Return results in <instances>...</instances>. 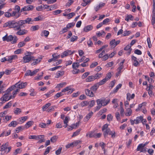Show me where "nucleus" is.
Instances as JSON below:
<instances>
[{"label": "nucleus", "instance_id": "f257e3e1", "mask_svg": "<svg viewBox=\"0 0 155 155\" xmlns=\"http://www.w3.org/2000/svg\"><path fill=\"white\" fill-rule=\"evenodd\" d=\"M19 23L15 21H9L5 23L3 26L4 27H8L10 28H12L15 31H17L16 34L19 35H22L27 34L28 31L25 29L21 30V28L24 27V25L20 26L19 28H18V26H19Z\"/></svg>", "mask_w": 155, "mask_h": 155}, {"label": "nucleus", "instance_id": "f03ea898", "mask_svg": "<svg viewBox=\"0 0 155 155\" xmlns=\"http://www.w3.org/2000/svg\"><path fill=\"white\" fill-rule=\"evenodd\" d=\"M108 126L107 124L103 126L102 130L103 132V135L105 138L106 137L108 134L111 135L112 138H114L115 136V132L114 131H111L110 129L108 127Z\"/></svg>", "mask_w": 155, "mask_h": 155}, {"label": "nucleus", "instance_id": "7ed1b4c3", "mask_svg": "<svg viewBox=\"0 0 155 155\" xmlns=\"http://www.w3.org/2000/svg\"><path fill=\"white\" fill-rule=\"evenodd\" d=\"M101 77V74L97 73L94 75H91L88 76L86 79L87 82H90L94 80L95 79L99 78Z\"/></svg>", "mask_w": 155, "mask_h": 155}, {"label": "nucleus", "instance_id": "20e7f679", "mask_svg": "<svg viewBox=\"0 0 155 155\" xmlns=\"http://www.w3.org/2000/svg\"><path fill=\"white\" fill-rule=\"evenodd\" d=\"M31 18H28L27 19L25 20H21L18 21H17V22L19 23V26H18V28H20V26H21L24 25L25 23H28V24H30V21H31Z\"/></svg>", "mask_w": 155, "mask_h": 155}, {"label": "nucleus", "instance_id": "39448f33", "mask_svg": "<svg viewBox=\"0 0 155 155\" xmlns=\"http://www.w3.org/2000/svg\"><path fill=\"white\" fill-rule=\"evenodd\" d=\"M34 58V57L33 56H27L25 55L23 58L22 60V61L24 63H27L31 61Z\"/></svg>", "mask_w": 155, "mask_h": 155}, {"label": "nucleus", "instance_id": "423d86ee", "mask_svg": "<svg viewBox=\"0 0 155 155\" xmlns=\"http://www.w3.org/2000/svg\"><path fill=\"white\" fill-rule=\"evenodd\" d=\"M34 7L33 5H31L25 6L21 9V12L31 11L33 9Z\"/></svg>", "mask_w": 155, "mask_h": 155}, {"label": "nucleus", "instance_id": "0eeeda50", "mask_svg": "<svg viewBox=\"0 0 155 155\" xmlns=\"http://www.w3.org/2000/svg\"><path fill=\"white\" fill-rule=\"evenodd\" d=\"M27 85V83L26 82L19 83V82H18L15 84L14 86H15V88L16 87L19 89H22L24 88Z\"/></svg>", "mask_w": 155, "mask_h": 155}, {"label": "nucleus", "instance_id": "6e6552de", "mask_svg": "<svg viewBox=\"0 0 155 155\" xmlns=\"http://www.w3.org/2000/svg\"><path fill=\"white\" fill-rule=\"evenodd\" d=\"M131 59L133 61V65L135 67L137 66L140 64L139 63H140L141 61H139V62H138V59L137 60V58L134 56H132Z\"/></svg>", "mask_w": 155, "mask_h": 155}, {"label": "nucleus", "instance_id": "1a4fd4ad", "mask_svg": "<svg viewBox=\"0 0 155 155\" xmlns=\"http://www.w3.org/2000/svg\"><path fill=\"white\" fill-rule=\"evenodd\" d=\"M120 42V41L118 40L117 41H115V39H113L110 42V45L111 48H114Z\"/></svg>", "mask_w": 155, "mask_h": 155}, {"label": "nucleus", "instance_id": "9d476101", "mask_svg": "<svg viewBox=\"0 0 155 155\" xmlns=\"http://www.w3.org/2000/svg\"><path fill=\"white\" fill-rule=\"evenodd\" d=\"M145 145H143V143L139 144L137 149V151H140L141 152H146V150L144 149Z\"/></svg>", "mask_w": 155, "mask_h": 155}, {"label": "nucleus", "instance_id": "9b49d317", "mask_svg": "<svg viewBox=\"0 0 155 155\" xmlns=\"http://www.w3.org/2000/svg\"><path fill=\"white\" fill-rule=\"evenodd\" d=\"M42 59V57L38 58L37 59H35V58H33L31 60L33 61V62L31 63L32 66H34L39 64L41 61Z\"/></svg>", "mask_w": 155, "mask_h": 155}, {"label": "nucleus", "instance_id": "f8f14e48", "mask_svg": "<svg viewBox=\"0 0 155 155\" xmlns=\"http://www.w3.org/2000/svg\"><path fill=\"white\" fill-rule=\"evenodd\" d=\"M13 36L12 35H10L9 36L7 35H6L5 36L3 37L2 39L3 41H12L13 39Z\"/></svg>", "mask_w": 155, "mask_h": 155}, {"label": "nucleus", "instance_id": "ddd939ff", "mask_svg": "<svg viewBox=\"0 0 155 155\" xmlns=\"http://www.w3.org/2000/svg\"><path fill=\"white\" fill-rule=\"evenodd\" d=\"M111 75L110 72L108 73L106 75L105 78L101 80V82H103L104 84L107 81L109 80L111 77Z\"/></svg>", "mask_w": 155, "mask_h": 155}, {"label": "nucleus", "instance_id": "4468645a", "mask_svg": "<svg viewBox=\"0 0 155 155\" xmlns=\"http://www.w3.org/2000/svg\"><path fill=\"white\" fill-rule=\"evenodd\" d=\"M20 91V90L18 89H17L16 90L12 92V95H10L8 98V100H10L11 99H13L16 96V95L17 94V92H18Z\"/></svg>", "mask_w": 155, "mask_h": 155}, {"label": "nucleus", "instance_id": "2eb2a0df", "mask_svg": "<svg viewBox=\"0 0 155 155\" xmlns=\"http://www.w3.org/2000/svg\"><path fill=\"white\" fill-rule=\"evenodd\" d=\"M85 91L86 94L87 96L92 97L94 96L93 92L91 91V90H89L88 89H86L85 90Z\"/></svg>", "mask_w": 155, "mask_h": 155}, {"label": "nucleus", "instance_id": "dca6fc26", "mask_svg": "<svg viewBox=\"0 0 155 155\" xmlns=\"http://www.w3.org/2000/svg\"><path fill=\"white\" fill-rule=\"evenodd\" d=\"M8 146V143L7 142L5 144L2 145L0 148V151H5L7 149V147Z\"/></svg>", "mask_w": 155, "mask_h": 155}, {"label": "nucleus", "instance_id": "f3484780", "mask_svg": "<svg viewBox=\"0 0 155 155\" xmlns=\"http://www.w3.org/2000/svg\"><path fill=\"white\" fill-rule=\"evenodd\" d=\"M15 88V86L12 85L10 87L5 91V93L9 95L11 91L13 90Z\"/></svg>", "mask_w": 155, "mask_h": 155}, {"label": "nucleus", "instance_id": "a211bd4d", "mask_svg": "<svg viewBox=\"0 0 155 155\" xmlns=\"http://www.w3.org/2000/svg\"><path fill=\"white\" fill-rule=\"evenodd\" d=\"M15 88V86L12 85L10 87L5 91V93L9 95L11 91L13 90Z\"/></svg>", "mask_w": 155, "mask_h": 155}, {"label": "nucleus", "instance_id": "6ab92c4d", "mask_svg": "<svg viewBox=\"0 0 155 155\" xmlns=\"http://www.w3.org/2000/svg\"><path fill=\"white\" fill-rule=\"evenodd\" d=\"M7 61L12 62V61L13 59H15L17 58V56L16 55H13L7 57Z\"/></svg>", "mask_w": 155, "mask_h": 155}, {"label": "nucleus", "instance_id": "aec40b11", "mask_svg": "<svg viewBox=\"0 0 155 155\" xmlns=\"http://www.w3.org/2000/svg\"><path fill=\"white\" fill-rule=\"evenodd\" d=\"M102 106H104L108 104L110 102V99L106 100L105 98L101 99Z\"/></svg>", "mask_w": 155, "mask_h": 155}, {"label": "nucleus", "instance_id": "412c9836", "mask_svg": "<svg viewBox=\"0 0 155 155\" xmlns=\"http://www.w3.org/2000/svg\"><path fill=\"white\" fill-rule=\"evenodd\" d=\"M124 50L127 51L126 53L127 55H129L130 54L132 49L131 48V46L129 45H127L124 48Z\"/></svg>", "mask_w": 155, "mask_h": 155}, {"label": "nucleus", "instance_id": "4be33fe9", "mask_svg": "<svg viewBox=\"0 0 155 155\" xmlns=\"http://www.w3.org/2000/svg\"><path fill=\"white\" fill-rule=\"evenodd\" d=\"M64 74V71H58L56 74V76L55 77L56 78H59L62 76Z\"/></svg>", "mask_w": 155, "mask_h": 155}, {"label": "nucleus", "instance_id": "5701e85b", "mask_svg": "<svg viewBox=\"0 0 155 155\" xmlns=\"http://www.w3.org/2000/svg\"><path fill=\"white\" fill-rule=\"evenodd\" d=\"M8 95L5 93L3 96L1 98L0 100L1 101H8Z\"/></svg>", "mask_w": 155, "mask_h": 155}, {"label": "nucleus", "instance_id": "b1692460", "mask_svg": "<svg viewBox=\"0 0 155 155\" xmlns=\"http://www.w3.org/2000/svg\"><path fill=\"white\" fill-rule=\"evenodd\" d=\"M93 28V27L91 25H87L84 28V31L85 32H87L91 30Z\"/></svg>", "mask_w": 155, "mask_h": 155}, {"label": "nucleus", "instance_id": "393cba45", "mask_svg": "<svg viewBox=\"0 0 155 155\" xmlns=\"http://www.w3.org/2000/svg\"><path fill=\"white\" fill-rule=\"evenodd\" d=\"M134 17L132 15H127L125 17V20L128 22L129 21V20H130L131 21L134 20Z\"/></svg>", "mask_w": 155, "mask_h": 155}, {"label": "nucleus", "instance_id": "a878e982", "mask_svg": "<svg viewBox=\"0 0 155 155\" xmlns=\"http://www.w3.org/2000/svg\"><path fill=\"white\" fill-rule=\"evenodd\" d=\"M49 34V32L48 31L46 30H44L42 31L41 35V36H44L45 37H47Z\"/></svg>", "mask_w": 155, "mask_h": 155}, {"label": "nucleus", "instance_id": "bb28decb", "mask_svg": "<svg viewBox=\"0 0 155 155\" xmlns=\"http://www.w3.org/2000/svg\"><path fill=\"white\" fill-rule=\"evenodd\" d=\"M18 123L16 121H12L8 125L9 127H15L17 125Z\"/></svg>", "mask_w": 155, "mask_h": 155}, {"label": "nucleus", "instance_id": "cd10ccee", "mask_svg": "<svg viewBox=\"0 0 155 155\" xmlns=\"http://www.w3.org/2000/svg\"><path fill=\"white\" fill-rule=\"evenodd\" d=\"M99 86L98 84L96 83L93 86H92L90 88V90L93 91H96L98 88Z\"/></svg>", "mask_w": 155, "mask_h": 155}, {"label": "nucleus", "instance_id": "c85d7f7f", "mask_svg": "<svg viewBox=\"0 0 155 155\" xmlns=\"http://www.w3.org/2000/svg\"><path fill=\"white\" fill-rule=\"evenodd\" d=\"M142 118V116L137 117L136 119L134 120V122H135V123L136 124H139L141 121Z\"/></svg>", "mask_w": 155, "mask_h": 155}, {"label": "nucleus", "instance_id": "c756f323", "mask_svg": "<svg viewBox=\"0 0 155 155\" xmlns=\"http://www.w3.org/2000/svg\"><path fill=\"white\" fill-rule=\"evenodd\" d=\"M33 123L34 122L32 121H29L25 124V127L26 128H28L31 126Z\"/></svg>", "mask_w": 155, "mask_h": 155}, {"label": "nucleus", "instance_id": "7c9ffc66", "mask_svg": "<svg viewBox=\"0 0 155 155\" xmlns=\"http://www.w3.org/2000/svg\"><path fill=\"white\" fill-rule=\"evenodd\" d=\"M14 113L16 114H18L21 112V109L18 108H15L14 109Z\"/></svg>", "mask_w": 155, "mask_h": 155}, {"label": "nucleus", "instance_id": "2f4dec72", "mask_svg": "<svg viewBox=\"0 0 155 155\" xmlns=\"http://www.w3.org/2000/svg\"><path fill=\"white\" fill-rule=\"evenodd\" d=\"M94 134L95 133L94 131H90L87 134L86 136L87 137L88 136L90 138L94 137Z\"/></svg>", "mask_w": 155, "mask_h": 155}, {"label": "nucleus", "instance_id": "473e14b6", "mask_svg": "<svg viewBox=\"0 0 155 155\" xmlns=\"http://www.w3.org/2000/svg\"><path fill=\"white\" fill-rule=\"evenodd\" d=\"M51 105V104L50 103H48L44 106H43L42 107V109L43 111H45V110L48 108Z\"/></svg>", "mask_w": 155, "mask_h": 155}, {"label": "nucleus", "instance_id": "72a5a7b5", "mask_svg": "<svg viewBox=\"0 0 155 155\" xmlns=\"http://www.w3.org/2000/svg\"><path fill=\"white\" fill-rule=\"evenodd\" d=\"M132 112V110L130 108H128L127 110L126 113L125 114V115L127 116H130L131 115Z\"/></svg>", "mask_w": 155, "mask_h": 155}, {"label": "nucleus", "instance_id": "f704fd0d", "mask_svg": "<svg viewBox=\"0 0 155 155\" xmlns=\"http://www.w3.org/2000/svg\"><path fill=\"white\" fill-rule=\"evenodd\" d=\"M81 130V129H79L78 130H77L75 132H74V133L73 134L72 137H75L77 135H78L80 131Z\"/></svg>", "mask_w": 155, "mask_h": 155}, {"label": "nucleus", "instance_id": "c9c22d12", "mask_svg": "<svg viewBox=\"0 0 155 155\" xmlns=\"http://www.w3.org/2000/svg\"><path fill=\"white\" fill-rule=\"evenodd\" d=\"M79 63H73L72 64V68L74 70H77L76 68H78L79 67L78 64Z\"/></svg>", "mask_w": 155, "mask_h": 155}, {"label": "nucleus", "instance_id": "e433bc0d", "mask_svg": "<svg viewBox=\"0 0 155 155\" xmlns=\"http://www.w3.org/2000/svg\"><path fill=\"white\" fill-rule=\"evenodd\" d=\"M89 104V102L87 101H84L81 103V105L82 107L87 106Z\"/></svg>", "mask_w": 155, "mask_h": 155}, {"label": "nucleus", "instance_id": "4c0bfd02", "mask_svg": "<svg viewBox=\"0 0 155 155\" xmlns=\"http://www.w3.org/2000/svg\"><path fill=\"white\" fill-rule=\"evenodd\" d=\"M58 138V137L57 136H54L51 138V142L54 143L56 141Z\"/></svg>", "mask_w": 155, "mask_h": 155}, {"label": "nucleus", "instance_id": "58836bf2", "mask_svg": "<svg viewBox=\"0 0 155 155\" xmlns=\"http://www.w3.org/2000/svg\"><path fill=\"white\" fill-rule=\"evenodd\" d=\"M54 91V90H51L49 92L47 93L46 94H45V95H46L47 97H48L51 96V94L53 93Z\"/></svg>", "mask_w": 155, "mask_h": 155}, {"label": "nucleus", "instance_id": "ea45409f", "mask_svg": "<svg viewBox=\"0 0 155 155\" xmlns=\"http://www.w3.org/2000/svg\"><path fill=\"white\" fill-rule=\"evenodd\" d=\"M25 44V43L24 41H21L20 42L18 45V48H21L24 46Z\"/></svg>", "mask_w": 155, "mask_h": 155}, {"label": "nucleus", "instance_id": "a19ab883", "mask_svg": "<svg viewBox=\"0 0 155 155\" xmlns=\"http://www.w3.org/2000/svg\"><path fill=\"white\" fill-rule=\"evenodd\" d=\"M147 43L148 45V47L150 48L152 47V44L151 43L150 38H147Z\"/></svg>", "mask_w": 155, "mask_h": 155}, {"label": "nucleus", "instance_id": "79ce46f5", "mask_svg": "<svg viewBox=\"0 0 155 155\" xmlns=\"http://www.w3.org/2000/svg\"><path fill=\"white\" fill-rule=\"evenodd\" d=\"M93 114V113L92 112H91L86 115L85 118L87 120H89V119L91 118V117L92 116Z\"/></svg>", "mask_w": 155, "mask_h": 155}, {"label": "nucleus", "instance_id": "37998d69", "mask_svg": "<svg viewBox=\"0 0 155 155\" xmlns=\"http://www.w3.org/2000/svg\"><path fill=\"white\" fill-rule=\"evenodd\" d=\"M78 38V37L77 36L74 35L71 38L70 41L71 42H74L77 40Z\"/></svg>", "mask_w": 155, "mask_h": 155}, {"label": "nucleus", "instance_id": "c03bdc74", "mask_svg": "<svg viewBox=\"0 0 155 155\" xmlns=\"http://www.w3.org/2000/svg\"><path fill=\"white\" fill-rule=\"evenodd\" d=\"M155 23V14H153L152 17L151 23L153 25H154Z\"/></svg>", "mask_w": 155, "mask_h": 155}, {"label": "nucleus", "instance_id": "a18cd8bd", "mask_svg": "<svg viewBox=\"0 0 155 155\" xmlns=\"http://www.w3.org/2000/svg\"><path fill=\"white\" fill-rule=\"evenodd\" d=\"M75 15V13L74 12H71L68 14H67V16H68V18L69 19H70Z\"/></svg>", "mask_w": 155, "mask_h": 155}, {"label": "nucleus", "instance_id": "49530a36", "mask_svg": "<svg viewBox=\"0 0 155 155\" xmlns=\"http://www.w3.org/2000/svg\"><path fill=\"white\" fill-rule=\"evenodd\" d=\"M122 85L121 84H118L116 87V88L115 90L114 91V93H116L117 91L121 87Z\"/></svg>", "mask_w": 155, "mask_h": 155}, {"label": "nucleus", "instance_id": "de8ad7c7", "mask_svg": "<svg viewBox=\"0 0 155 155\" xmlns=\"http://www.w3.org/2000/svg\"><path fill=\"white\" fill-rule=\"evenodd\" d=\"M21 150H20L19 148H17L15 150V151L13 153V155H16L18 153H20L21 152Z\"/></svg>", "mask_w": 155, "mask_h": 155}, {"label": "nucleus", "instance_id": "09e8293b", "mask_svg": "<svg viewBox=\"0 0 155 155\" xmlns=\"http://www.w3.org/2000/svg\"><path fill=\"white\" fill-rule=\"evenodd\" d=\"M90 74V72H87L84 73L81 76V78L82 79H84L87 76Z\"/></svg>", "mask_w": 155, "mask_h": 155}, {"label": "nucleus", "instance_id": "8fccbe9b", "mask_svg": "<svg viewBox=\"0 0 155 155\" xmlns=\"http://www.w3.org/2000/svg\"><path fill=\"white\" fill-rule=\"evenodd\" d=\"M12 104L11 101L8 102L3 107L4 109H6L10 107L11 105Z\"/></svg>", "mask_w": 155, "mask_h": 155}, {"label": "nucleus", "instance_id": "3c124183", "mask_svg": "<svg viewBox=\"0 0 155 155\" xmlns=\"http://www.w3.org/2000/svg\"><path fill=\"white\" fill-rule=\"evenodd\" d=\"M89 107H93L95 104V102L94 100H92L89 102Z\"/></svg>", "mask_w": 155, "mask_h": 155}, {"label": "nucleus", "instance_id": "603ef678", "mask_svg": "<svg viewBox=\"0 0 155 155\" xmlns=\"http://www.w3.org/2000/svg\"><path fill=\"white\" fill-rule=\"evenodd\" d=\"M15 9L17 13H19L20 10V7L19 6L17 5L15 6Z\"/></svg>", "mask_w": 155, "mask_h": 155}, {"label": "nucleus", "instance_id": "864d4df0", "mask_svg": "<svg viewBox=\"0 0 155 155\" xmlns=\"http://www.w3.org/2000/svg\"><path fill=\"white\" fill-rule=\"evenodd\" d=\"M51 148L50 147H47L45 150L44 153V155H46L49 152Z\"/></svg>", "mask_w": 155, "mask_h": 155}, {"label": "nucleus", "instance_id": "5fc2aeb1", "mask_svg": "<svg viewBox=\"0 0 155 155\" xmlns=\"http://www.w3.org/2000/svg\"><path fill=\"white\" fill-rule=\"evenodd\" d=\"M25 76H32L31 71L30 70H28L26 71V73L25 74Z\"/></svg>", "mask_w": 155, "mask_h": 155}, {"label": "nucleus", "instance_id": "6e6d98bb", "mask_svg": "<svg viewBox=\"0 0 155 155\" xmlns=\"http://www.w3.org/2000/svg\"><path fill=\"white\" fill-rule=\"evenodd\" d=\"M18 40V38L16 36H13V39L12 40V43L13 44H14L16 43Z\"/></svg>", "mask_w": 155, "mask_h": 155}, {"label": "nucleus", "instance_id": "4d7b16f0", "mask_svg": "<svg viewBox=\"0 0 155 155\" xmlns=\"http://www.w3.org/2000/svg\"><path fill=\"white\" fill-rule=\"evenodd\" d=\"M99 145L101 147L102 149L103 150L104 152H105V150L104 148L105 145V143L104 142H101L100 143Z\"/></svg>", "mask_w": 155, "mask_h": 155}, {"label": "nucleus", "instance_id": "13d9d810", "mask_svg": "<svg viewBox=\"0 0 155 155\" xmlns=\"http://www.w3.org/2000/svg\"><path fill=\"white\" fill-rule=\"evenodd\" d=\"M69 118L68 117H65L64 119V124H68L69 121Z\"/></svg>", "mask_w": 155, "mask_h": 155}, {"label": "nucleus", "instance_id": "bf43d9fd", "mask_svg": "<svg viewBox=\"0 0 155 155\" xmlns=\"http://www.w3.org/2000/svg\"><path fill=\"white\" fill-rule=\"evenodd\" d=\"M68 29L67 27L64 28L61 31H60V33L62 34L68 31Z\"/></svg>", "mask_w": 155, "mask_h": 155}, {"label": "nucleus", "instance_id": "052dcab7", "mask_svg": "<svg viewBox=\"0 0 155 155\" xmlns=\"http://www.w3.org/2000/svg\"><path fill=\"white\" fill-rule=\"evenodd\" d=\"M62 149V148L61 147H59L58 149L55 151L56 154L57 155L59 154L61 152Z\"/></svg>", "mask_w": 155, "mask_h": 155}, {"label": "nucleus", "instance_id": "680f3d73", "mask_svg": "<svg viewBox=\"0 0 155 155\" xmlns=\"http://www.w3.org/2000/svg\"><path fill=\"white\" fill-rule=\"evenodd\" d=\"M102 134L101 133H95L94 134V138H99L101 136Z\"/></svg>", "mask_w": 155, "mask_h": 155}, {"label": "nucleus", "instance_id": "e2e57ef3", "mask_svg": "<svg viewBox=\"0 0 155 155\" xmlns=\"http://www.w3.org/2000/svg\"><path fill=\"white\" fill-rule=\"evenodd\" d=\"M131 33L130 31H126L124 32V33L123 35L124 36L128 35Z\"/></svg>", "mask_w": 155, "mask_h": 155}, {"label": "nucleus", "instance_id": "0e129e2a", "mask_svg": "<svg viewBox=\"0 0 155 155\" xmlns=\"http://www.w3.org/2000/svg\"><path fill=\"white\" fill-rule=\"evenodd\" d=\"M115 117L117 120H120V114L118 112H116L115 114Z\"/></svg>", "mask_w": 155, "mask_h": 155}, {"label": "nucleus", "instance_id": "69168bd1", "mask_svg": "<svg viewBox=\"0 0 155 155\" xmlns=\"http://www.w3.org/2000/svg\"><path fill=\"white\" fill-rule=\"evenodd\" d=\"M81 141L80 140H77L75 141H74L73 142L72 144H73V146H77L78 143H80L81 142Z\"/></svg>", "mask_w": 155, "mask_h": 155}, {"label": "nucleus", "instance_id": "338daca9", "mask_svg": "<svg viewBox=\"0 0 155 155\" xmlns=\"http://www.w3.org/2000/svg\"><path fill=\"white\" fill-rule=\"evenodd\" d=\"M28 117L27 116L22 117L20 119H20V121H21L22 120L23 121V122L25 121H26L28 119Z\"/></svg>", "mask_w": 155, "mask_h": 155}, {"label": "nucleus", "instance_id": "774afa93", "mask_svg": "<svg viewBox=\"0 0 155 155\" xmlns=\"http://www.w3.org/2000/svg\"><path fill=\"white\" fill-rule=\"evenodd\" d=\"M46 124L43 123H41L39 124L40 127L42 128H45L46 126Z\"/></svg>", "mask_w": 155, "mask_h": 155}]
</instances>
